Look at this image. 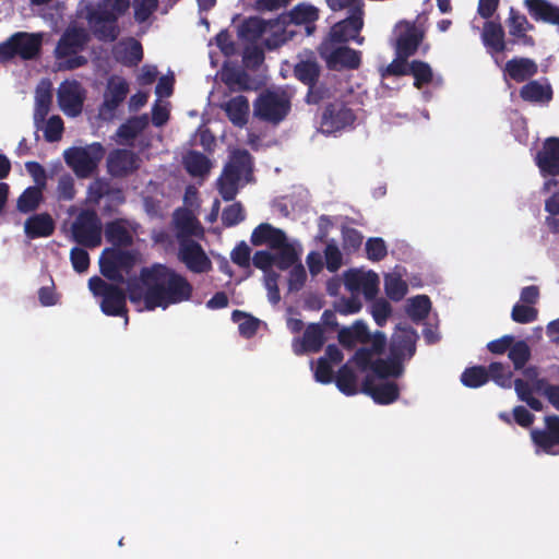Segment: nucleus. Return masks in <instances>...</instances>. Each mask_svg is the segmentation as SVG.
Returning a JSON list of instances; mask_svg holds the SVG:
<instances>
[{"label":"nucleus","mask_w":559,"mask_h":559,"mask_svg":"<svg viewBox=\"0 0 559 559\" xmlns=\"http://www.w3.org/2000/svg\"><path fill=\"white\" fill-rule=\"evenodd\" d=\"M127 290L132 304L139 305L143 301L144 308L152 311L190 300L193 286L175 270L154 263L142 267L138 280H129Z\"/></svg>","instance_id":"nucleus-1"},{"label":"nucleus","mask_w":559,"mask_h":559,"mask_svg":"<svg viewBox=\"0 0 559 559\" xmlns=\"http://www.w3.org/2000/svg\"><path fill=\"white\" fill-rule=\"evenodd\" d=\"M130 7V0H102L86 8L85 19L96 39L112 43L120 35L118 20Z\"/></svg>","instance_id":"nucleus-2"},{"label":"nucleus","mask_w":559,"mask_h":559,"mask_svg":"<svg viewBox=\"0 0 559 559\" xmlns=\"http://www.w3.org/2000/svg\"><path fill=\"white\" fill-rule=\"evenodd\" d=\"M90 40V34L84 27L68 26L61 34L53 50L58 69L72 71L86 66L88 60L82 52Z\"/></svg>","instance_id":"nucleus-3"},{"label":"nucleus","mask_w":559,"mask_h":559,"mask_svg":"<svg viewBox=\"0 0 559 559\" xmlns=\"http://www.w3.org/2000/svg\"><path fill=\"white\" fill-rule=\"evenodd\" d=\"M290 110V97L282 90H265L253 102V116L273 126L283 122Z\"/></svg>","instance_id":"nucleus-4"},{"label":"nucleus","mask_w":559,"mask_h":559,"mask_svg":"<svg viewBox=\"0 0 559 559\" xmlns=\"http://www.w3.org/2000/svg\"><path fill=\"white\" fill-rule=\"evenodd\" d=\"M138 262V253L134 250L120 248H105L99 257V271L108 281L117 284H128L129 276Z\"/></svg>","instance_id":"nucleus-5"},{"label":"nucleus","mask_w":559,"mask_h":559,"mask_svg":"<svg viewBox=\"0 0 559 559\" xmlns=\"http://www.w3.org/2000/svg\"><path fill=\"white\" fill-rule=\"evenodd\" d=\"M41 48V36L17 32L0 44V62L4 63L15 57L32 60L37 57Z\"/></svg>","instance_id":"nucleus-6"},{"label":"nucleus","mask_w":559,"mask_h":559,"mask_svg":"<svg viewBox=\"0 0 559 559\" xmlns=\"http://www.w3.org/2000/svg\"><path fill=\"white\" fill-rule=\"evenodd\" d=\"M102 221L94 210H82L71 226L73 241L84 248H96L102 243Z\"/></svg>","instance_id":"nucleus-7"},{"label":"nucleus","mask_w":559,"mask_h":559,"mask_svg":"<svg viewBox=\"0 0 559 559\" xmlns=\"http://www.w3.org/2000/svg\"><path fill=\"white\" fill-rule=\"evenodd\" d=\"M104 155V146L95 142L86 147H72L66 151L64 159L79 178H87L96 170Z\"/></svg>","instance_id":"nucleus-8"},{"label":"nucleus","mask_w":559,"mask_h":559,"mask_svg":"<svg viewBox=\"0 0 559 559\" xmlns=\"http://www.w3.org/2000/svg\"><path fill=\"white\" fill-rule=\"evenodd\" d=\"M129 92L130 86L124 78L110 75L103 94V103L98 108V117L104 121L114 120L119 106L126 100Z\"/></svg>","instance_id":"nucleus-9"},{"label":"nucleus","mask_w":559,"mask_h":559,"mask_svg":"<svg viewBox=\"0 0 559 559\" xmlns=\"http://www.w3.org/2000/svg\"><path fill=\"white\" fill-rule=\"evenodd\" d=\"M536 454L559 455V415L544 417L543 428L530 432Z\"/></svg>","instance_id":"nucleus-10"},{"label":"nucleus","mask_w":559,"mask_h":559,"mask_svg":"<svg viewBox=\"0 0 559 559\" xmlns=\"http://www.w3.org/2000/svg\"><path fill=\"white\" fill-rule=\"evenodd\" d=\"M319 53L331 70H356L361 64V52L348 46L333 47V44L323 41L319 47Z\"/></svg>","instance_id":"nucleus-11"},{"label":"nucleus","mask_w":559,"mask_h":559,"mask_svg":"<svg viewBox=\"0 0 559 559\" xmlns=\"http://www.w3.org/2000/svg\"><path fill=\"white\" fill-rule=\"evenodd\" d=\"M319 20V10L309 3H298L290 11L280 14L275 20L276 25L281 26H305L306 35L314 33L316 22Z\"/></svg>","instance_id":"nucleus-12"},{"label":"nucleus","mask_w":559,"mask_h":559,"mask_svg":"<svg viewBox=\"0 0 559 559\" xmlns=\"http://www.w3.org/2000/svg\"><path fill=\"white\" fill-rule=\"evenodd\" d=\"M179 260L194 273H205L212 269V262L202 246L188 237L179 238Z\"/></svg>","instance_id":"nucleus-13"},{"label":"nucleus","mask_w":559,"mask_h":559,"mask_svg":"<svg viewBox=\"0 0 559 559\" xmlns=\"http://www.w3.org/2000/svg\"><path fill=\"white\" fill-rule=\"evenodd\" d=\"M356 120L354 111L344 103L329 104L322 114L321 127L332 133L352 126Z\"/></svg>","instance_id":"nucleus-14"},{"label":"nucleus","mask_w":559,"mask_h":559,"mask_svg":"<svg viewBox=\"0 0 559 559\" xmlns=\"http://www.w3.org/2000/svg\"><path fill=\"white\" fill-rule=\"evenodd\" d=\"M107 168L112 177L123 178L140 168V158L133 151L116 148L107 157Z\"/></svg>","instance_id":"nucleus-15"},{"label":"nucleus","mask_w":559,"mask_h":559,"mask_svg":"<svg viewBox=\"0 0 559 559\" xmlns=\"http://www.w3.org/2000/svg\"><path fill=\"white\" fill-rule=\"evenodd\" d=\"M417 332L409 325L399 326L392 335L390 354L399 358L403 364L411 360L416 354Z\"/></svg>","instance_id":"nucleus-16"},{"label":"nucleus","mask_w":559,"mask_h":559,"mask_svg":"<svg viewBox=\"0 0 559 559\" xmlns=\"http://www.w3.org/2000/svg\"><path fill=\"white\" fill-rule=\"evenodd\" d=\"M57 100L66 115L70 117L80 115L84 103L81 85L76 81L62 83L58 88Z\"/></svg>","instance_id":"nucleus-17"},{"label":"nucleus","mask_w":559,"mask_h":559,"mask_svg":"<svg viewBox=\"0 0 559 559\" xmlns=\"http://www.w3.org/2000/svg\"><path fill=\"white\" fill-rule=\"evenodd\" d=\"M535 163L544 177L559 175V138L545 140L535 156Z\"/></svg>","instance_id":"nucleus-18"},{"label":"nucleus","mask_w":559,"mask_h":559,"mask_svg":"<svg viewBox=\"0 0 559 559\" xmlns=\"http://www.w3.org/2000/svg\"><path fill=\"white\" fill-rule=\"evenodd\" d=\"M404 29L396 38L395 52L399 58L408 59L414 56L424 39V33L415 23L404 22Z\"/></svg>","instance_id":"nucleus-19"},{"label":"nucleus","mask_w":559,"mask_h":559,"mask_svg":"<svg viewBox=\"0 0 559 559\" xmlns=\"http://www.w3.org/2000/svg\"><path fill=\"white\" fill-rule=\"evenodd\" d=\"M362 25L361 12H354L350 16L334 24L324 41L330 44L347 43L357 36Z\"/></svg>","instance_id":"nucleus-20"},{"label":"nucleus","mask_w":559,"mask_h":559,"mask_svg":"<svg viewBox=\"0 0 559 559\" xmlns=\"http://www.w3.org/2000/svg\"><path fill=\"white\" fill-rule=\"evenodd\" d=\"M361 392L369 395L377 404L389 405L400 397V388L395 382L376 384L372 377L367 376L361 385Z\"/></svg>","instance_id":"nucleus-21"},{"label":"nucleus","mask_w":559,"mask_h":559,"mask_svg":"<svg viewBox=\"0 0 559 559\" xmlns=\"http://www.w3.org/2000/svg\"><path fill=\"white\" fill-rule=\"evenodd\" d=\"M325 341L323 326L320 323H309L306 326L302 338L293 342V350L296 355L319 353Z\"/></svg>","instance_id":"nucleus-22"},{"label":"nucleus","mask_w":559,"mask_h":559,"mask_svg":"<svg viewBox=\"0 0 559 559\" xmlns=\"http://www.w3.org/2000/svg\"><path fill=\"white\" fill-rule=\"evenodd\" d=\"M537 72V63L533 59L525 57H514L508 60L503 68L504 79L509 78L516 83L531 81Z\"/></svg>","instance_id":"nucleus-23"},{"label":"nucleus","mask_w":559,"mask_h":559,"mask_svg":"<svg viewBox=\"0 0 559 559\" xmlns=\"http://www.w3.org/2000/svg\"><path fill=\"white\" fill-rule=\"evenodd\" d=\"M287 240L286 234L280 229L273 227L269 223H262L258 225L252 234L250 241L253 246L267 245L271 249H277L285 245Z\"/></svg>","instance_id":"nucleus-24"},{"label":"nucleus","mask_w":559,"mask_h":559,"mask_svg":"<svg viewBox=\"0 0 559 559\" xmlns=\"http://www.w3.org/2000/svg\"><path fill=\"white\" fill-rule=\"evenodd\" d=\"M504 29L499 22L487 21L481 32V40L488 53L495 56L507 50Z\"/></svg>","instance_id":"nucleus-25"},{"label":"nucleus","mask_w":559,"mask_h":559,"mask_svg":"<svg viewBox=\"0 0 559 559\" xmlns=\"http://www.w3.org/2000/svg\"><path fill=\"white\" fill-rule=\"evenodd\" d=\"M55 228V222L48 213L34 214L24 223V233L29 239L49 237Z\"/></svg>","instance_id":"nucleus-26"},{"label":"nucleus","mask_w":559,"mask_h":559,"mask_svg":"<svg viewBox=\"0 0 559 559\" xmlns=\"http://www.w3.org/2000/svg\"><path fill=\"white\" fill-rule=\"evenodd\" d=\"M524 3L535 21L559 27V7L547 0H525Z\"/></svg>","instance_id":"nucleus-27"},{"label":"nucleus","mask_w":559,"mask_h":559,"mask_svg":"<svg viewBox=\"0 0 559 559\" xmlns=\"http://www.w3.org/2000/svg\"><path fill=\"white\" fill-rule=\"evenodd\" d=\"M127 297L128 293L120 288L118 285H115L114 288L107 293L100 302L102 311L109 317H126V321H128V309H127Z\"/></svg>","instance_id":"nucleus-28"},{"label":"nucleus","mask_w":559,"mask_h":559,"mask_svg":"<svg viewBox=\"0 0 559 559\" xmlns=\"http://www.w3.org/2000/svg\"><path fill=\"white\" fill-rule=\"evenodd\" d=\"M522 100L532 104H548L554 96L552 87L548 82L540 83L537 80H531L519 91Z\"/></svg>","instance_id":"nucleus-29"},{"label":"nucleus","mask_w":559,"mask_h":559,"mask_svg":"<svg viewBox=\"0 0 559 559\" xmlns=\"http://www.w3.org/2000/svg\"><path fill=\"white\" fill-rule=\"evenodd\" d=\"M222 109L225 111L230 122L239 128L247 124L250 106L249 100L243 95L231 97L229 100L222 105Z\"/></svg>","instance_id":"nucleus-30"},{"label":"nucleus","mask_w":559,"mask_h":559,"mask_svg":"<svg viewBox=\"0 0 559 559\" xmlns=\"http://www.w3.org/2000/svg\"><path fill=\"white\" fill-rule=\"evenodd\" d=\"M105 238L112 245L111 248L130 247L133 243V237L126 226V221L117 218L106 223Z\"/></svg>","instance_id":"nucleus-31"},{"label":"nucleus","mask_w":559,"mask_h":559,"mask_svg":"<svg viewBox=\"0 0 559 559\" xmlns=\"http://www.w3.org/2000/svg\"><path fill=\"white\" fill-rule=\"evenodd\" d=\"M294 76L304 85L308 86L319 81L321 67L312 56L305 60L296 62L293 69Z\"/></svg>","instance_id":"nucleus-32"},{"label":"nucleus","mask_w":559,"mask_h":559,"mask_svg":"<svg viewBox=\"0 0 559 559\" xmlns=\"http://www.w3.org/2000/svg\"><path fill=\"white\" fill-rule=\"evenodd\" d=\"M277 26L274 20L265 21L258 16H251L242 22L239 35L251 41L258 40L266 32L267 27Z\"/></svg>","instance_id":"nucleus-33"},{"label":"nucleus","mask_w":559,"mask_h":559,"mask_svg":"<svg viewBox=\"0 0 559 559\" xmlns=\"http://www.w3.org/2000/svg\"><path fill=\"white\" fill-rule=\"evenodd\" d=\"M227 169H231L234 174L241 178L245 176L246 180L249 181L252 176V156L247 150H236L230 155L229 162L224 166Z\"/></svg>","instance_id":"nucleus-34"},{"label":"nucleus","mask_w":559,"mask_h":559,"mask_svg":"<svg viewBox=\"0 0 559 559\" xmlns=\"http://www.w3.org/2000/svg\"><path fill=\"white\" fill-rule=\"evenodd\" d=\"M372 371L381 379L399 378L404 373V364L390 354L388 359L377 358L372 364Z\"/></svg>","instance_id":"nucleus-35"},{"label":"nucleus","mask_w":559,"mask_h":559,"mask_svg":"<svg viewBox=\"0 0 559 559\" xmlns=\"http://www.w3.org/2000/svg\"><path fill=\"white\" fill-rule=\"evenodd\" d=\"M186 170L192 177H203L210 173L211 160L198 151H190L183 158Z\"/></svg>","instance_id":"nucleus-36"},{"label":"nucleus","mask_w":559,"mask_h":559,"mask_svg":"<svg viewBox=\"0 0 559 559\" xmlns=\"http://www.w3.org/2000/svg\"><path fill=\"white\" fill-rule=\"evenodd\" d=\"M43 201V188L31 186L17 199L16 207L21 213H31L38 209Z\"/></svg>","instance_id":"nucleus-37"},{"label":"nucleus","mask_w":559,"mask_h":559,"mask_svg":"<svg viewBox=\"0 0 559 559\" xmlns=\"http://www.w3.org/2000/svg\"><path fill=\"white\" fill-rule=\"evenodd\" d=\"M335 384L337 389L347 396H352L358 393L357 376L355 371L348 366V362L338 369L335 377Z\"/></svg>","instance_id":"nucleus-38"},{"label":"nucleus","mask_w":559,"mask_h":559,"mask_svg":"<svg viewBox=\"0 0 559 559\" xmlns=\"http://www.w3.org/2000/svg\"><path fill=\"white\" fill-rule=\"evenodd\" d=\"M148 122L146 114L131 117L118 128L117 134L124 140H132L147 128Z\"/></svg>","instance_id":"nucleus-39"},{"label":"nucleus","mask_w":559,"mask_h":559,"mask_svg":"<svg viewBox=\"0 0 559 559\" xmlns=\"http://www.w3.org/2000/svg\"><path fill=\"white\" fill-rule=\"evenodd\" d=\"M409 75L414 78V86L418 90L429 85L433 80V72L429 63L421 60H413L408 67Z\"/></svg>","instance_id":"nucleus-40"},{"label":"nucleus","mask_w":559,"mask_h":559,"mask_svg":"<svg viewBox=\"0 0 559 559\" xmlns=\"http://www.w3.org/2000/svg\"><path fill=\"white\" fill-rule=\"evenodd\" d=\"M231 320L238 323L239 333L246 338L254 336L260 325L259 319L241 310H234Z\"/></svg>","instance_id":"nucleus-41"},{"label":"nucleus","mask_w":559,"mask_h":559,"mask_svg":"<svg viewBox=\"0 0 559 559\" xmlns=\"http://www.w3.org/2000/svg\"><path fill=\"white\" fill-rule=\"evenodd\" d=\"M512 384L520 401L526 403L535 412L543 411V403L533 396V392H535L533 383L530 384L527 381L518 378L512 381Z\"/></svg>","instance_id":"nucleus-42"},{"label":"nucleus","mask_w":559,"mask_h":559,"mask_svg":"<svg viewBox=\"0 0 559 559\" xmlns=\"http://www.w3.org/2000/svg\"><path fill=\"white\" fill-rule=\"evenodd\" d=\"M431 309V301L426 295H418L408 300L406 312L409 318L415 321H421L426 319Z\"/></svg>","instance_id":"nucleus-43"},{"label":"nucleus","mask_w":559,"mask_h":559,"mask_svg":"<svg viewBox=\"0 0 559 559\" xmlns=\"http://www.w3.org/2000/svg\"><path fill=\"white\" fill-rule=\"evenodd\" d=\"M489 381L486 367L473 366L466 368L461 374V382L467 388H479Z\"/></svg>","instance_id":"nucleus-44"},{"label":"nucleus","mask_w":559,"mask_h":559,"mask_svg":"<svg viewBox=\"0 0 559 559\" xmlns=\"http://www.w3.org/2000/svg\"><path fill=\"white\" fill-rule=\"evenodd\" d=\"M487 369L489 380H492L501 388L510 389L512 386V371L508 365L502 362H491Z\"/></svg>","instance_id":"nucleus-45"},{"label":"nucleus","mask_w":559,"mask_h":559,"mask_svg":"<svg viewBox=\"0 0 559 559\" xmlns=\"http://www.w3.org/2000/svg\"><path fill=\"white\" fill-rule=\"evenodd\" d=\"M531 348L525 341H514L508 356L515 370H522L531 359Z\"/></svg>","instance_id":"nucleus-46"},{"label":"nucleus","mask_w":559,"mask_h":559,"mask_svg":"<svg viewBox=\"0 0 559 559\" xmlns=\"http://www.w3.org/2000/svg\"><path fill=\"white\" fill-rule=\"evenodd\" d=\"M384 290L391 300L400 301L407 293V285L399 275H386L384 278Z\"/></svg>","instance_id":"nucleus-47"},{"label":"nucleus","mask_w":559,"mask_h":559,"mask_svg":"<svg viewBox=\"0 0 559 559\" xmlns=\"http://www.w3.org/2000/svg\"><path fill=\"white\" fill-rule=\"evenodd\" d=\"M225 83L231 91H250L252 81L250 75L243 70H233L225 75Z\"/></svg>","instance_id":"nucleus-48"},{"label":"nucleus","mask_w":559,"mask_h":559,"mask_svg":"<svg viewBox=\"0 0 559 559\" xmlns=\"http://www.w3.org/2000/svg\"><path fill=\"white\" fill-rule=\"evenodd\" d=\"M277 253L274 254V265H276L280 270H287L295 265V263L298 261V254L295 250V248L285 241V245L283 247L277 248Z\"/></svg>","instance_id":"nucleus-49"},{"label":"nucleus","mask_w":559,"mask_h":559,"mask_svg":"<svg viewBox=\"0 0 559 559\" xmlns=\"http://www.w3.org/2000/svg\"><path fill=\"white\" fill-rule=\"evenodd\" d=\"M305 100L309 105H318L332 96L330 87L323 82L317 81L309 84Z\"/></svg>","instance_id":"nucleus-50"},{"label":"nucleus","mask_w":559,"mask_h":559,"mask_svg":"<svg viewBox=\"0 0 559 559\" xmlns=\"http://www.w3.org/2000/svg\"><path fill=\"white\" fill-rule=\"evenodd\" d=\"M538 311L530 305L515 304L511 311V319L521 324L534 322L537 319Z\"/></svg>","instance_id":"nucleus-51"},{"label":"nucleus","mask_w":559,"mask_h":559,"mask_svg":"<svg viewBox=\"0 0 559 559\" xmlns=\"http://www.w3.org/2000/svg\"><path fill=\"white\" fill-rule=\"evenodd\" d=\"M343 249L347 253L356 252L362 245V234L353 227H343L342 229Z\"/></svg>","instance_id":"nucleus-52"},{"label":"nucleus","mask_w":559,"mask_h":559,"mask_svg":"<svg viewBox=\"0 0 559 559\" xmlns=\"http://www.w3.org/2000/svg\"><path fill=\"white\" fill-rule=\"evenodd\" d=\"M366 253L370 261L378 262L388 254L385 241L380 237H372L366 241Z\"/></svg>","instance_id":"nucleus-53"},{"label":"nucleus","mask_w":559,"mask_h":559,"mask_svg":"<svg viewBox=\"0 0 559 559\" xmlns=\"http://www.w3.org/2000/svg\"><path fill=\"white\" fill-rule=\"evenodd\" d=\"M272 28H278L280 31H275L271 36L266 37L264 39V46L269 50H274L285 43H287L289 39L293 38L294 31H289L288 26H273Z\"/></svg>","instance_id":"nucleus-54"},{"label":"nucleus","mask_w":559,"mask_h":559,"mask_svg":"<svg viewBox=\"0 0 559 559\" xmlns=\"http://www.w3.org/2000/svg\"><path fill=\"white\" fill-rule=\"evenodd\" d=\"M243 207L239 202L228 205L222 213V223L226 227L236 226L245 219Z\"/></svg>","instance_id":"nucleus-55"},{"label":"nucleus","mask_w":559,"mask_h":559,"mask_svg":"<svg viewBox=\"0 0 559 559\" xmlns=\"http://www.w3.org/2000/svg\"><path fill=\"white\" fill-rule=\"evenodd\" d=\"M70 261L73 270L80 274L86 272L91 264L90 254L82 246L71 249Z\"/></svg>","instance_id":"nucleus-56"},{"label":"nucleus","mask_w":559,"mask_h":559,"mask_svg":"<svg viewBox=\"0 0 559 559\" xmlns=\"http://www.w3.org/2000/svg\"><path fill=\"white\" fill-rule=\"evenodd\" d=\"M64 130L63 120L60 116H51L46 122L44 136L47 142H57L61 139Z\"/></svg>","instance_id":"nucleus-57"},{"label":"nucleus","mask_w":559,"mask_h":559,"mask_svg":"<svg viewBox=\"0 0 559 559\" xmlns=\"http://www.w3.org/2000/svg\"><path fill=\"white\" fill-rule=\"evenodd\" d=\"M325 266L329 272H336L342 266L343 257L335 242L331 241L324 249Z\"/></svg>","instance_id":"nucleus-58"},{"label":"nucleus","mask_w":559,"mask_h":559,"mask_svg":"<svg viewBox=\"0 0 559 559\" xmlns=\"http://www.w3.org/2000/svg\"><path fill=\"white\" fill-rule=\"evenodd\" d=\"M535 392L542 393L559 411V385L549 384L546 379L536 382Z\"/></svg>","instance_id":"nucleus-59"},{"label":"nucleus","mask_w":559,"mask_h":559,"mask_svg":"<svg viewBox=\"0 0 559 559\" xmlns=\"http://www.w3.org/2000/svg\"><path fill=\"white\" fill-rule=\"evenodd\" d=\"M158 0H134V19L139 23L148 20L152 13L157 9Z\"/></svg>","instance_id":"nucleus-60"},{"label":"nucleus","mask_w":559,"mask_h":559,"mask_svg":"<svg viewBox=\"0 0 559 559\" xmlns=\"http://www.w3.org/2000/svg\"><path fill=\"white\" fill-rule=\"evenodd\" d=\"M391 312L392 307L390 302L384 299H378L372 304L371 314L376 323L380 326L386 323Z\"/></svg>","instance_id":"nucleus-61"},{"label":"nucleus","mask_w":559,"mask_h":559,"mask_svg":"<svg viewBox=\"0 0 559 559\" xmlns=\"http://www.w3.org/2000/svg\"><path fill=\"white\" fill-rule=\"evenodd\" d=\"M238 183L239 182L221 175L217 180V189L224 201H233L236 198Z\"/></svg>","instance_id":"nucleus-62"},{"label":"nucleus","mask_w":559,"mask_h":559,"mask_svg":"<svg viewBox=\"0 0 559 559\" xmlns=\"http://www.w3.org/2000/svg\"><path fill=\"white\" fill-rule=\"evenodd\" d=\"M365 296L367 300H373L379 293V276L377 273L369 271L366 273V277L361 283V287L359 289Z\"/></svg>","instance_id":"nucleus-63"},{"label":"nucleus","mask_w":559,"mask_h":559,"mask_svg":"<svg viewBox=\"0 0 559 559\" xmlns=\"http://www.w3.org/2000/svg\"><path fill=\"white\" fill-rule=\"evenodd\" d=\"M250 247L245 241H241L233 249L230 258L235 264L242 269H247L250 266Z\"/></svg>","instance_id":"nucleus-64"}]
</instances>
